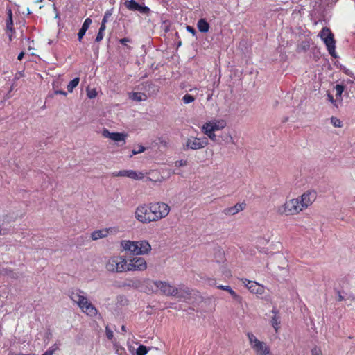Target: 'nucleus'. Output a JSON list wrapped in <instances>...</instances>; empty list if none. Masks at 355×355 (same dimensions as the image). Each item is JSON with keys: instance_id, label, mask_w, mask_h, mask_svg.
I'll list each match as a JSON object with an SVG mask.
<instances>
[{"instance_id": "nucleus-6", "label": "nucleus", "mask_w": 355, "mask_h": 355, "mask_svg": "<svg viewBox=\"0 0 355 355\" xmlns=\"http://www.w3.org/2000/svg\"><path fill=\"white\" fill-rule=\"evenodd\" d=\"M149 205L153 223L165 218L171 211V207L164 202H150Z\"/></svg>"}, {"instance_id": "nucleus-48", "label": "nucleus", "mask_w": 355, "mask_h": 355, "mask_svg": "<svg viewBox=\"0 0 355 355\" xmlns=\"http://www.w3.org/2000/svg\"><path fill=\"white\" fill-rule=\"evenodd\" d=\"M343 300V297L341 295H340L339 296V300Z\"/></svg>"}, {"instance_id": "nucleus-26", "label": "nucleus", "mask_w": 355, "mask_h": 355, "mask_svg": "<svg viewBox=\"0 0 355 355\" xmlns=\"http://www.w3.org/2000/svg\"><path fill=\"white\" fill-rule=\"evenodd\" d=\"M270 323L275 332H277L279 329L280 321L279 317L277 314L272 317Z\"/></svg>"}, {"instance_id": "nucleus-13", "label": "nucleus", "mask_w": 355, "mask_h": 355, "mask_svg": "<svg viewBox=\"0 0 355 355\" xmlns=\"http://www.w3.org/2000/svg\"><path fill=\"white\" fill-rule=\"evenodd\" d=\"M148 264L146 259L141 257H132L126 259V271H144Z\"/></svg>"}, {"instance_id": "nucleus-44", "label": "nucleus", "mask_w": 355, "mask_h": 355, "mask_svg": "<svg viewBox=\"0 0 355 355\" xmlns=\"http://www.w3.org/2000/svg\"><path fill=\"white\" fill-rule=\"evenodd\" d=\"M6 274L10 277H14V272L12 270H8Z\"/></svg>"}, {"instance_id": "nucleus-37", "label": "nucleus", "mask_w": 355, "mask_h": 355, "mask_svg": "<svg viewBox=\"0 0 355 355\" xmlns=\"http://www.w3.org/2000/svg\"><path fill=\"white\" fill-rule=\"evenodd\" d=\"M105 334L107 338L110 340H112L114 337L113 331L108 327L105 328Z\"/></svg>"}, {"instance_id": "nucleus-24", "label": "nucleus", "mask_w": 355, "mask_h": 355, "mask_svg": "<svg viewBox=\"0 0 355 355\" xmlns=\"http://www.w3.org/2000/svg\"><path fill=\"white\" fill-rule=\"evenodd\" d=\"M218 288L228 292L234 300L241 301V297L234 291H233L230 286L220 285L218 286Z\"/></svg>"}, {"instance_id": "nucleus-35", "label": "nucleus", "mask_w": 355, "mask_h": 355, "mask_svg": "<svg viewBox=\"0 0 355 355\" xmlns=\"http://www.w3.org/2000/svg\"><path fill=\"white\" fill-rule=\"evenodd\" d=\"M97 92L94 89H87V96L89 98H94L96 96Z\"/></svg>"}, {"instance_id": "nucleus-22", "label": "nucleus", "mask_w": 355, "mask_h": 355, "mask_svg": "<svg viewBox=\"0 0 355 355\" xmlns=\"http://www.w3.org/2000/svg\"><path fill=\"white\" fill-rule=\"evenodd\" d=\"M129 98L136 102H141L146 101L147 96L145 94L141 92H131L129 94Z\"/></svg>"}, {"instance_id": "nucleus-25", "label": "nucleus", "mask_w": 355, "mask_h": 355, "mask_svg": "<svg viewBox=\"0 0 355 355\" xmlns=\"http://www.w3.org/2000/svg\"><path fill=\"white\" fill-rule=\"evenodd\" d=\"M334 89L336 91V98L338 99L339 103H342L343 98H342V94L344 92V87L341 85H336L334 87Z\"/></svg>"}, {"instance_id": "nucleus-43", "label": "nucleus", "mask_w": 355, "mask_h": 355, "mask_svg": "<svg viewBox=\"0 0 355 355\" xmlns=\"http://www.w3.org/2000/svg\"><path fill=\"white\" fill-rule=\"evenodd\" d=\"M55 94H62V95H64V96H67V92L62 91V90H55Z\"/></svg>"}, {"instance_id": "nucleus-17", "label": "nucleus", "mask_w": 355, "mask_h": 355, "mask_svg": "<svg viewBox=\"0 0 355 355\" xmlns=\"http://www.w3.org/2000/svg\"><path fill=\"white\" fill-rule=\"evenodd\" d=\"M116 177H127L132 180H141L144 178V173L135 170H121L115 173Z\"/></svg>"}, {"instance_id": "nucleus-7", "label": "nucleus", "mask_w": 355, "mask_h": 355, "mask_svg": "<svg viewBox=\"0 0 355 355\" xmlns=\"http://www.w3.org/2000/svg\"><path fill=\"white\" fill-rule=\"evenodd\" d=\"M126 258L123 255H114L109 257L105 263L107 271L114 273L125 272Z\"/></svg>"}, {"instance_id": "nucleus-33", "label": "nucleus", "mask_w": 355, "mask_h": 355, "mask_svg": "<svg viewBox=\"0 0 355 355\" xmlns=\"http://www.w3.org/2000/svg\"><path fill=\"white\" fill-rule=\"evenodd\" d=\"M194 100H195V98L190 94H185L182 97V101H183L184 103H185V104L191 103L193 102Z\"/></svg>"}, {"instance_id": "nucleus-9", "label": "nucleus", "mask_w": 355, "mask_h": 355, "mask_svg": "<svg viewBox=\"0 0 355 355\" xmlns=\"http://www.w3.org/2000/svg\"><path fill=\"white\" fill-rule=\"evenodd\" d=\"M134 217L138 223L144 225L153 223L149 203L139 205L135 209Z\"/></svg>"}, {"instance_id": "nucleus-32", "label": "nucleus", "mask_w": 355, "mask_h": 355, "mask_svg": "<svg viewBox=\"0 0 355 355\" xmlns=\"http://www.w3.org/2000/svg\"><path fill=\"white\" fill-rule=\"evenodd\" d=\"M331 123L336 128H340L343 126L342 121L336 117L331 118Z\"/></svg>"}, {"instance_id": "nucleus-38", "label": "nucleus", "mask_w": 355, "mask_h": 355, "mask_svg": "<svg viewBox=\"0 0 355 355\" xmlns=\"http://www.w3.org/2000/svg\"><path fill=\"white\" fill-rule=\"evenodd\" d=\"M56 349L55 347H51L42 355H53Z\"/></svg>"}, {"instance_id": "nucleus-39", "label": "nucleus", "mask_w": 355, "mask_h": 355, "mask_svg": "<svg viewBox=\"0 0 355 355\" xmlns=\"http://www.w3.org/2000/svg\"><path fill=\"white\" fill-rule=\"evenodd\" d=\"M224 141L225 142H227V143H232V144L234 143V139H233V137H232V135L230 134H227L225 136V138L224 139Z\"/></svg>"}, {"instance_id": "nucleus-47", "label": "nucleus", "mask_w": 355, "mask_h": 355, "mask_svg": "<svg viewBox=\"0 0 355 355\" xmlns=\"http://www.w3.org/2000/svg\"><path fill=\"white\" fill-rule=\"evenodd\" d=\"M331 3H335L336 1H338V0H329Z\"/></svg>"}, {"instance_id": "nucleus-41", "label": "nucleus", "mask_w": 355, "mask_h": 355, "mask_svg": "<svg viewBox=\"0 0 355 355\" xmlns=\"http://www.w3.org/2000/svg\"><path fill=\"white\" fill-rule=\"evenodd\" d=\"M119 42L123 45L127 46V44L130 42V40L129 38H123L119 40Z\"/></svg>"}, {"instance_id": "nucleus-46", "label": "nucleus", "mask_w": 355, "mask_h": 355, "mask_svg": "<svg viewBox=\"0 0 355 355\" xmlns=\"http://www.w3.org/2000/svg\"><path fill=\"white\" fill-rule=\"evenodd\" d=\"M121 329L122 331H125V327L124 326H122Z\"/></svg>"}, {"instance_id": "nucleus-10", "label": "nucleus", "mask_w": 355, "mask_h": 355, "mask_svg": "<svg viewBox=\"0 0 355 355\" xmlns=\"http://www.w3.org/2000/svg\"><path fill=\"white\" fill-rule=\"evenodd\" d=\"M101 134L103 138L110 139L119 147L125 145L128 137V134L125 132H110L106 128H102Z\"/></svg>"}, {"instance_id": "nucleus-19", "label": "nucleus", "mask_w": 355, "mask_h": 355, "mask_svg": "<svg viewBox=\"0 0 355 355\" xmlns=\"http://www.w3.org/2000/svg\"><path fill=\"white\" fill-rule=\"evenodd\" d=\"M245 207V204L243 202L236 203L234 206L227 207L224 209V213L228 216H234L241 211H242Z\"/></svg>"}, {"instance_id": "nucleus-15", "label": "nucleus", "mask_w": 355, "mask_h": 355, "mask_svg": "<svg viewBox=\"0 0 355 355\" xmlns=\"http://www.w3.org/2000/svg\"><path fill=\"white\" fill-rule=\"evenodd\" d=\"M243 285L253 295L258 297H263L266 293L267 288L262 284L247 279H241Z\"/></svg>"}, {"instance_id": "nucleus-4", "label": "nucleus", "mask_w": 355, "mask_h": 355, "mask_svg": "<svg viewBox=\"0 0 355 355\" xmlns=\"http://www.w3.org/2000/svg\"><path fill=\"white\" fill-rule=\"evenodd\" d=\"M251 349L257 355H272L269 346L266 343L260 340L252 332L246 334Z\"/></svg>"}, {"instance_id": "nucleus-29", "label": "nucleus", "mask_w": 355, "mask_h": 355, "mask_svg": "<svg viewBox=\"0 0 355 355\" xmlns=\"http://www.w3.org/2000/svg\"><path fill=\"white\" fill-rule=\"evenodd\" d=\"M327 100L336 107H338L341 103L338 102V99L334 98V96L331 94L327 92Z\"/></svg>"}, {"instance_id": "nucleus-31", "label": "nucleus", "mask_w": 355, "mask_h": 355, "mask_svg": "<svg viewBox=\"0 0 355 355\" xmlns=\"http://www.w3.org/2000/svg\"><path fill=\"white\" fill-rule=\"evenodd\" d=\"M105 30V25L104 24H101L100 28H99V31H98V33L96 37V42H100L103 40V37H104V35H103V32Z\"/></svg>"}, {"instance_id": "nucleus-5", "label": "nucleus", "mask_w": 355, "mask_h": 355, "mask_svg": "<svg viewBox=\"0 0 355 355\" xmlns=\"http://www.w3.org/2000/svg\"><path fill=\"white\" fill-rule=\"evenodd\" d=\"M148 286L153 292H159L168 296H176L178 289L172 284L165 281H152Z\"/></svg>"}, {"instance_id": "nucleus-20", "label": "nucleus", "mask_w": 355, "mask_h": 355, "mask_svg": "<svg viewBox=\"0 0 355 355\" xmlns=\"http://www.w3.org/2000/svg\"><path fill=\"white\" fill-rule=\"evenodd\" d=\"M14 32L13 28V20L12 14L11 10H8V19L6 21V33L9 37V40H12V33Z\"/></svg>"}, {"instance_id": "nucleus-21", "label": "nucleus", "mask_w": 355, "mask_h": 355, "mask_svg": "<svg viewBox=\"0 0 355 355\" xmlns=\"http://www.w3.org/2000/svg\"><path fill=\"white\" fill-rule=\"evenodd\" d=\"M92 19L90 18H87L81 28L80 29L79 32L78 33V40L79 41H81L82 38L83 37V36L85 35L86 31L88 30L89 26L91 25L92 24Z\"/></svg>"}, {"instance_id": "nucleus-3", "label": "nucleus", "mask_w": 355, "mask_h": 355, "mask_svg": "<svg viewBox=\"0 0 355 355\" xmlns=\"http://www.w3.org/2000/svg\"><path fill=\"white\" fill-rule=\"evenodd\" d=\"M227 126V121L223 119H211L203 123L201 131L211 141H216L215 132L223 130Z\"/></svg>"}, {"instance_id": "nucleus-45", "label": "nucleus", "mask_w": 355, "mask_h": 355, "mask_svg": "<svg viewBox=\"0 0 355 355\" xmlns=\"http://www.w3.org/2000/svg\"><path fill=\"white\" fill-rule=\"evenodd\" d=\"M24 52H21V53L18 55L17 59H18L19 60H22V58H23V57H24Z\"/></svg>"}, {"instance_id": "nucleus-42", "label": "nucleus", "mask_w": 355, "mask_h": 355, "mask_svg": "<svg viewBox=\"0 0 355 355\" xmlns=\"http://www.w3.org/2000/svg\"><path fill=\"white\" fill-rule=\"evenodd\" d=\"M187 28V31L189 33H191L193 36L196 35V31L194 30V28L190 26H187L186 27Z\"/></svg>"}, {"instance_id": "nucleus-11", "label": "nucleus", "mask_w": 355, "mask_h": 355, "mask_svg": "<svg viewBox=\"0 0 355 355\" xmlns=\"http://www.w3.org/2000/svg\"><path fill=\"white\" fill-rule=\"evenodd\" d=\"M208 144V139L205 137L189 136L183 143L182 148L184 150H197L204 148Z\"/></svg>"}, {"instance_id": "nucleus-30", "label": "nucleus", "mask_w": 355, "mask_h": 355, "mask_svg": "<svg viewBox=\"0 0 355 355\" xmlns=\"http://www.w3.org/2000/svg\"><path fill=\"white\" fill-rule=\"evenodd\" d=\"M149 349H148L146 346L141 345L139 346L135 354L133 355H146Z\"/></svg>"}, {"instance_id": "nucleus-2", "label": "nucleus", "mask_w": 355, "mask_h": 355, "mask_svg": "<svg viewBox=\"0 0 355 355\" xmlns=\"http://www.w3.org/2000/svg\"><path fill=\"white\" fill-rule=\"evenodd\" d=\"M71 300L78 305L81 311L90 318L99 315L98 309L88 300L86 294L80 290H76L70 294Z\"/></svg>"}, {"instance_id": "nucleus-12", "label": "nucleus", "mask_w": 355, "mask_h": 355, "mask_svg": "<svg viewBox=\"0 0 355 355\" xmlns=\"http://www.w3.org/2000/svg\"><path fill=\"white\" fill-rule=\"evenodd\" d=\"M319 35L325 44L329 54L336 58L337 56L335 50L336 42L334 37V34L331 33L330 29L328 28H323Z\"/></svg>"}, {"instance_id": "nucleus-18", "label": "nucleus", "mask_w": 355, "mask_h": 355, "mask_svg": "<svg viewBox=\"0 0 355 355\" xmlns=\"http://www.w3.org/2000/svg\"><path fill=\"white\" fill-rule=\"evenodd\" d=\"M125 6L130 10H138L142 13H146L149 11L148 8L140 6L135 0L127 1L125 3Z\"/></svg>"}, {"instance_id": "nucleus-28", "label": "nucleus", "mask_w": 355, "mask_h": 355, "mask_svg": "<svg viewBox=\"0 0 355 355\" xmlns=\"http://www.w3.org/2000/svg\"><path fill=\"white\" fill-rule=\"evenodd\" d=\"M145 150L146 148L144 146L139 145L132 150L131 154L130 155V157H132L134 155L142 153L145 151Z\"/></svg>"}, {"instance_id": "nucleus-16", "label": "nucleus", "mask_w": 355, "mask_h": 355, "mask_svg": "<svg viewBox=\"0 0 355 355\" xmlns=\"http://www.w3.org/2000/svg\"><path fill=\"white\" fill-rule=\"evenodd\" d=\"M118 232L119 230L116 227H110L93 231L91 233L90 237L92 240L97 241L98 239L106 238L110 235L116 234Z\"/></svg>"}, {"instance_id": "nucleus-8", "label": "nucleus", "mask_w": 355, "mask_h": 355, "mask_svg": "<svg viewBox=\"0 0 355 355\" xmlns=\"http://www.w3.org/2000/svg\"><path fill=\"white\" fill-rule=\"evenodd\" d=\"M276 211L279 215L286 216L297 215L302 212L296 198L286 200L277 207Z\"/></svg>"}, {"instance_id": "nucleus-36", "label": "nucleus", "mask_w": 355, "mask_h": 355, "mask_svg": "<svg viewBox=\"0 0 355 355\" xmlns=\"http://www.w3.org/2000/svg\"><path fill=\"white\" fill-rule=\"evenodd\" d=\"M311 355H322L321 348L318 346L313 347L311 349Z\"/></svg>"}, {"instance_id": "nucleus-27", "label": "nucleus", "mask_w": 355, "mask_h": 355, "mask_svg": "<svg viewBox=\"0 0 355 355\" xmlns=\"http://www.w3.org/2000/svg\"><path fill=\"white\" fill-rule=\"evenodd\" d=\"M79 82V78H75L74 79L71 80L67 87L68 92L70 93L73 92V89L78 85Z\"/></svg>"}, {"instance_id": "nucleus-1", "label": "nucleus", "mask_w": 355, "mask_h": 355, "mask_svg": "<svg viewBox=\"0 0 355 355\" xmlns=\"http://www.w3.org/2000/svg\"><path fill=\"white\" fill-rule=\"evenodd\" d=\"M119 246L122 251L137 256L147 255L152 251L151 245L147 240L144 239L138 241L121 240L119 243Z\"/></svg>"}, {"instance_id": "nucleus-14", "label": "nucleus", "mask_w": 355, "mask_h": 355, "mask_svg": "<svg viewBox=\"0 0 355 355\" xmlns=\"http://www.w3.org/2000/svg\"><path fill=\"white\" fill-rule=\"evenodd\" d=\"M317 198V192L315 190H307L300 197L296 198L302 211L311 207Z\"/></svg>"}, {"instance_id": "nucleus-40", "label": "nucleus", "mask_w": 355, "mask_h": 355, "mask_svg": "<svg viewBox=\"0 0 355 355\" xmlns=\"http://www.w3.org/2000/svg\"><path fill=\"white\" fill-rule=\"evenodd\" d=\"M111 16V12H106L105 13V15H104V17L102 20V24H104L105 25V24L107 23V20H108V18Z\"/></svg>"}, {"instance_id": "nucleus-34", "label": "nucleus", "mask_w": 355, "mask_h": 355, "mask_svg": "<svg viewBox=\"0 0 355 355\" xmlns=\"http://www.w3.org/2000/svg\"><path fill=\"white\" fill-rule=\"evenodd\" d=\"M187 165V161L184 159L177 160L174 163V166L176 168H181Z\"/></svg>"}, {"instance_id": "nucleus-23", "label": "nucleus", "mask_w": 355, "mask_h": 355, "mask_svg": "<svg viewBox=\"0 0 355 355\" xmlns=\"http://www.w3.org/2000/svg\"><path fill=\"white\" fill-rule=\"evenodd\" d=\"M197 27L200 32L207 33L209 30V24L205 19H200L197 23Z\"/></svg>"}]
</instances>
